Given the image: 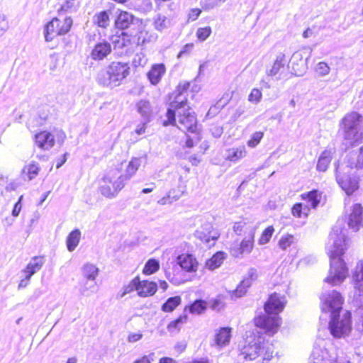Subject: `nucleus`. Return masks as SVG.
Returning a JSON list of instances; mask_svg holds the SVG:
<instances>
[{
  "label": "nucleus",
  "mask_w": 363,
  "mask_h": 363,
  "mask_svg": "<svg viewBox=\"0 0 363 363\" xmlns=\"http://www.w3.org/2000/svg\"><path fill=\"white\" fill-rule=\"evenodd\" d=\"M274 233V228L273 226L267 227L262 233L260 238L258 240V243L260 245L268 243Z\"/></svg>",
  "instance_id": "09e8293b"
},
{
  "label": "nucleus",
  "mask_w": 363,
  "mask_h": 363,
  "mask_svg": "<svg viewBox=\"0 0 363 363\" xmlns=\"http://www.w3.org/2000/svg\"><path fill=\"white\" fill-rule=\"evenodd\" d=\"M157 286L155 282L140 281L138 277V295L140 297L152 296L156 293Z\"/></svg>",
  "instance_id": "bb28decb"
},
{
  "label": "nucleus",
  "mask_w": 363,
  "mask_h": 363,
  "mask_svg": "<svg viewBox=\"0 0 363 363\" xmlns=\"http://www.w3.org/2000/svg\"><path fill=\"white\" fill-rule=\"evenodd\" d=\"M9 22L4 14H0V36H1L9 28Z\"/></svg>",
  "instance_id": "13d9d810"
},
{
  "label": "nucleus",
  "mask_w": 363,
  "mask_h": 363,
  "mask_svg": "<svg viewBox=\"0 0 363 363\" xmlns=\"http://www.w3.org/2000/svg\"><path fill=\"white\" fill-rule=\"evenodd\" d=\"M201 13V10L198 8L191 9L188 13V21H196Z\"/></svg>",
  "instance_id": "bf43d9fd"
},
{
  "label": "nucleus",
  "mask_w": 363,
  "mask_h": 363,
  "mask_svg": "<svg viewBox=\"0 0 363 363\" xmlns=\"http://www.w3.org/2000/svg\"><path fill=\"white\" fill-rule=\"evenodd\" d=\"M97 291L96 281L83 279L80 284L79 292L84 296H90Z\"/></svg>",
  "instance_id": "473e14b6"
},
{
  "label": "nucleus",
  "mask_w": 363,
  "mask_h": 363,
  "mask_svg": "<svg viewBox=\"0 0 363 363\" xmlns=\"http://www.w3.org/2000/svg\"><path fill=\"white\" fill-rule=\"evenodd\" d=\"M255 234L251 230L250 235H246L240 243H234L230 248V253L235 257H241L244 254H250L254 247Z\"/></svg>",
  "instance_id": "f3484780"
},
{
  "label": "nucleus",
  "mask_w": 363,
  "mask_h": 363,
  "mask_svg": "<svg viewBox=\"0 0 363 363\" xmlns=\"http://www.w3.org/2000/svg\"><path fill=\"white\" fill-rule=\"evenodd\" d=\"M315 72L318 75L324 77L328 75L330 72V67L325 62H320L315 67Z\"/></svg>",
  "instance_id": "864d4df0"
},
{
  "label": "nucleus",
  "mask_w": 363,
  "mask_h": 363,
  "mask_svg": "<svg viewBox=\"0 0 363 363\" xmlns=\"http://www.w3.org/2000/svg\"><path fill=\"white\" fill-rule=\"evenodd\" d=\"M111 42L115 48L123 49L131 47L133 44H138L136 41V36L123 32L120 35H115L111 37Z\"/></svg>",
  "instance_id": "412c9836"
},
{
  "label": "nucleus",
  "mask_w": 363,
  "mask_h": 363,
  "mask_svg": "<svg viewBox=\"0 0 363 363\" xmlns=\"http://www.w3.org/2000/svg\"><path fill=\"white\" fill-rule=\"evenodd\" d=\"M137 111L143 117L144 119L148 121L152 114V108L148 101L140 100L136 104Z\"/></svg>",
  "instance_id": "e433bc0d"
},
{
  "label": "nucleus",
  "mask_w": 363,
  "mask_h": 363,
  "mask_svg": "<svg viewBox=\"0 0 363 363\" xmlns=\"http://www.w3.org/2000/svg\"><path fill=\"white\" fill-rule=\"evenodd\" d=\"M304 203H296L292 208V214L298 218L307 217L311 208H315L320 203L321 194L316 190L302 194Z\"/></svg>",
  "instance_id": "f8f14e48"
},
{
  "label": "nucleus",
  "mask_w": 363,
  "mask_h": 363,
  "mask_svg": "<svg viewBox=\"0 0 363 363\" xmlns=\"http://www.w3.org/2000/svg\"><path fill=\"white\" fill-rule=\"evenodd\" d=\"M82 274L84 279L96 281L99 274V269L93 264L86 263L82 267Z\"/></svg>",
  "instance_id": "f704fd0d"
},
{
  "label": "nucleus",
  "mask_w": 363,
  "mask_h": 363,
  "mask_svg": "<svg viewBox=\"0 0 363 363\" xmlns=\"http://www.w3.org/2000/svg\"><path fill=\"white\" fill-rule=\"evenodd\" d=\"M195 237L202 242L211 247L214 245L216 240L219 238L218 231L213 227L209 222H204L197 228L194 233Z\"/></svg>",
  "instance_id": "dca6fc26"
},
{
  "label": "nucleus",
  "mask_w": 363,
  "mask_h": 363,
  "mask_svg": "<svg viewBox=\"0 0 363 363\" xmlns=\"http://www.w3.org/2000/svg\"><path fill=\"white\" fill-rule=\"evenodd\" d=\"M130 69L127 62H112L98 74L97 82L103 86L113 89L122 84L130 74Z\"/></svg>",
  "instance_id": "39448f33"
},
{
  "label": "nucleus",
  "mask_w": 363,
  "mask_h": 363,
  "mask_svg": "<svg viewBox=\"0 0 363 363\" xmlns=\"http://www.w3.org/2000/svg\"><path fill=\"white\" fill-rule=\"evenodd\" d=\"M262 97V94L259 89L254 88L252 89L248 96V101L252 104H258Z\"/></svg>",
  "instance_id": "5fc2aeb1"
},
{
  "label": "nucleus",
  "mask_w": 363,
  "mask_h": 363,
  "mask_svg": "<svg viewBox=\"0 0 363 363\" xmlns=\"http://www.w3.org/2000/svg\"><path fill=\"white\" fill-rule=\"evenodd\" d=\"M335 152L336 150L334 147H327L323 150L318 159L316 164L317 171L325 172L328 169Z\"/></svg>",
  "instance_id": "5701e85b"
},
{
  "label": "nucleus",
  "mask_w": 363,
  "mask_h": 363,
  "mask_svg": "<svg viewBox=\"0 0 363 363\" xmlns=\"http://www.w3.org/2000/svg\"><path fill=\"white\" fill-rule=\"evenodd\" d=\"M151 357L150 355H145L141 357L139 359L135 360L133 363H151Z\"/></svg>",
  "instance_id": "69168bd1"
},
{
  "label": "nucleus",
  "mask_w": 363,
  "mask_h": 363,
  "mask_svg": "<svg viewBox=\"0 0 363 363\" xmlns=\"http://www.w3.org/2000/svg\"><path fill=\"white\" fill-rule=\"evenodd\" d=\"M111 52V45L109 43L103 40L95 45L91 52V57L94 60H102Z\"/></svg>",
  "instance_id": "b1692460"
},
{
  "label": "nucleus",
  "mask_w": 363,
  "mask_h": 363,
  "mask_svg": "<svg viewBox=\"0 0 363 363\" xmlns=\"http://www.w3.org/2000/svg\"><path fill=\"white\" fill-rule=\"evenodd\" d=\"M143 337V334L140 332L138 333H130L127 337V341L130 343H134Z\"/></svg>",
  "instance_id": "052dcab7"
},
{
  "label": "nucleus",
  "mask_w": 363,
  "mask_h": 363,
  "mask_svg": "<svg viewBox=\"0 0 363 363\" xmlns=\"http://www.w3.org/2000/svg\"><path fill=\"white\" fill-rule=\"evenodd\" d=\"M320 307L323 313L330 314V316L344 311L342 305L344 298L336 290H326L320 296Z\"/></svg>",
  "instance_id": "9b49d317"
},
{
  "label": "nucleus",
  "mask_w": 363,
  "mask_h": 363,
  "mask_svg": "<svg viewBox=\"0 0 363 363\" xmlns=\"http://www.w3.org/2000/svg\"><path fill=\"white\" fill-rule=\"evenodd\" d=\"M189 82H182L178 85L177 90L170 96V102L166 113V119L163 121L164 126L173 125L176 129L184 132L195 133L197 130V119L194 112L187 105L186 96L184 94L189 87Z\"/></svg>",
  "instance_id": "f257e3e1"
},
{
  "label": "nucleus",
  "mask_w": 363,
  "mask_h": 363,
  "mask_svg": "<svg viewBox=\"0 0 363 363\" xmlns=\"http://www.w3.org/2000/svg\"><path fill=\"white\" fill-rule=\"evenodd\" d=\"M224 259V253L218 252L206 261V267L210 270H214L221 265Z\"/></svg>",
  "instance_id": "4c0bfd02"
},
{
  "label": "nucleus",
  "mask_w": 363,
  "mask_h": 363,
  "mask_svg": "<svg viewBox=\"0 0 363 363\" xmlns=\"http://www.w3.org/2000/svg\"><path fill=\"white\" fill-rule=\"evenodd\" d=\"M263 137L264 132L257 131L251 135L250 140L247 142V146L250 148L256 147L259 144Z\"/></svg>",
  "instance_id": "3c124183"
},
{
  "label": "nucleus",
  "mask_w": 363,
  "mask_h": 363,
  "mask_svg": "<svg viewBox=\"0 0 363 363\" xmlns=\"http://www.w3.org/2000/svg\"><path fill=\"white\" fill-rule=\"evenodd\" d=\"M257 270L254 268L250 269L247 275L244 277L237 288L232 291V298H238L243 296L247 293V289L251 286L252 282L257 279Z\"/></svg>",
  "instance_id": "6ab92c4d"
},
{
  "label": "nucleus",
  "mask_w": 363,
  "mask_h": 363,
  "mask_svg": "<svg viewBox=\"0 0 363 363\" xmlns=\"http://www.w3.org/2000/svg\"><path fill=\"white\" fill-rule=\"evenodd\" d=\"M79 7V2L77 0H65V1L61 5L58 9V13L62 11L64 12H72L77 11Z\"/></svg>",
  "instance_id": "37998d69"
},
{
  "label": "nucleus",
  "mask_w": 363,
  "mask_h": 363,
  "mask_svg": "<svg viewBox=\"0 0 363 363\" xmlns=\"http://www.w3.org/2000/svg\"><path fill=\"white\" fill-rule=\"evenodd\" d=\"M180 303L181 297L179 296L169 298L166 301V302L162 306V310L165 312H172Z\"/></svg>",
  "instance_id": "ea45409f"
},
{
  "label": "nucleus",
  "mask_w": 363,
  "mask_h": 363,
  "mask_svg": "<svg viewBox=\"0 0 363 363\" xmlns=\"http://www.w3.org/2000/svg\"><path fill=\"white\" fill-rule=\"evenodd\" d=\"M111 11H101L97 12L93 16V23L98 27L106 28L110 24Z\"/></svg>",
  "instance_id": "c756f323"
},
{
  "label": "nucleus",
  "mask_w": 363,
  "mask_h": 363,
  "mask_svg": "<svg viewBox=\"0 0 363 363\" xmlns=\"http://www.w3.org/2000/svg\"><path fill=\"white\" fill-rule=\"evenodd\" d=\"M125 181L120 169L111 168L105 172L101 179L99 192L104 197L112 199L123 189Z\"/></svg>",
  "instance_id": "6e6552de"
},
{
  "label": "nucleus",
  "mask_w": 363,
  "mask_h": 363,
  "mask_svg": "<svg viewBox=\"0 0 363 363\" xmlns=\"http://www.w3.org/2000/svg\"><path fill=\"white\" fill-rule=\"evenodd\" d=\"M135 18L134 16L126 11H121L116 20V26L121 30L128 28L133 24Z\"/></svg>",
  "instance_id": "c85d7f7f"
},
{
  "label": "nucleus",
  "mask_w": 363,
  "mask_h": 363,
  "mask_svg": "<svg viewBox=\"0 0 363 363\" xmlns=\"http://www.w3.org/2000/svg\"><path fill=\"white\" fill-rule=\"evenodd\" d=\"M23 197V196L21 195L19 197L18 201L14 205L13 209L12 211V216L14 217H16L19 215L20 211L22 208L21 201H22Z\"/></svg>",
  "instance_id": "680f3d73"
},
{
  "label": "nucleus",
  "mask_w": 363,
  "mask_h": 363,
  "mask_svg": "<svg viewBox=\"0 0 363 363\" xmlns=\"http://www.w3.org/2000/svg\"><path fill=\"white\" fill-rule=\"evenodd\" d=\"M350 166H353L354 169L363 168V147L359 150V154L357 157L355 155H352L350 157L347 164Z\"/></svg>",
  "instance_id": "79ce46f5"
},
{
  "label": "nucleus",
  "mask_w": 363,
  "mask_h": 363,
  "mask_svg": "<svg viewBox=\"0 0 363 363\" xmlns=\"http://www.w3.org/2000/svg\"><path fill=\"white\" fill-rule=\"evenodd\" d=\"M206 309V302L203 300H196L188 307L189 312L194 315H199Z\"/></svg>",
  "instance_id": "a19ab883"
},
{
  "label": "nucleus",
  "mask_w": 363,
  "mask_h": 363,
  "mask_svg": "<svg viewBox=\"0 0 363 363\" xmlns=\"http://www.w3.org/2000/svg\"><path fill=\"white\" fill-rule=\"evenodd\" d=\"M186 347V343L185 342H178L174 346L175 350L179 353H181V352H184L185 350Z\"/></svg>",
  "instance_id": "0e129e2a"
},
{
  "label": "nucleus",
  "mask_w": 363,
  "mask_h": 363,
  "mask_svg": "<svg viewBox=\"0 0 363 363\" xmlns=\"http://www.w3.org/2000/svg\"><path fill=\"white\" fill-rule=\"evenodd\" d=\"M72 25V19L70 17L53 18L45 27V38L47 42L52 41L58 35H65L69 32Z\"/></svg>",
  "instance_id": "ddd939ff"
},
{
  "label": "nucleus",
  "mask_w": 363,
  "mask_h": 363,
  "mask_svg": "<svg viewBox=\"0 0 363 363\" xmlns=\"http://www.w3.org/2000/svg\"><path fill=\"white\" fill-rule=\"evenodd\" d=\"M40 171L38 163L31 162L24 166L22 169V176L25 180L30 181L37 177Z\"/></svg>",
  "instance_id": "7c9ffc66"
},
{
  "label": "nucleus",
  "mask_w": 363,
  "mask_h": 363,
  "mask_svg": "<svg viewBox=\"0 0 363 363\" xmlns=\"http://www.w3.org/2000/svg\"><path fill=\"white\" fill-rule=\"evenodd\" d=\"M163 259L167 258L169 260L174 262L175 259L179 267L186 272H196L199 268V262L196 257L191 254H182L176 257V251L173 248L167 250L163 252Z\"/></svg>",
  "instance_id": "4468645a"
},
{
  "label": "nucleus",
  "mask_w": 363,
  "mask_h": 363,
  "mask_svg": "<svg viewBox=\"0 0 363 363\" xmlns=\"http://www.w3.org/2000/svg\"><path fill=\"white\" fill-rule=\"evenodd\" d=\"M336 181L342 189L351 195L359 188V177L357 169L347 164H338L336 167Z\"/></svg>",
  "instance_id": "1a4fd4ad"
},
{
  "label": "nucleus",
  "mask_w": 363,
  "mask_h": 363,
  "mask_svg": "<svg viewBox=\"0 0 363 363\" xmlns=\"http://www.w3.org/2000/svg\"><path fill=\"white\" fill-rule=\"evenodd\" d=\"M138 277H136L133 279H132L129 284L123 287L122 292L121 294V297L123 298L125 296L132 293L134 291H136L138 292Z\"/></svg>",
  "instance_id": "a18cd8bd"
},
{
  "label": "nucleus",
  "mask_w": 363,
  "mask_h": 363,
  "mask_svg": "<svg viewBox=\"0 0 363 363\" xmlns=\"http://www.w3.org/2000/svg\"><path fill=\"white\" fill-rule=\"evenodd\" d=\"M145 162L143 157H133L125 168V174H123L125 180L132 178L139 168L145 164Z\"/></svg>",
  "instance_id": "cd10ccee"
},
{
  "label": "nucleus",
  "mask_w": 363,
  "mask_h": 363,
  "mask_svg": "<svg viewBox=\"0 0 363 363\" xmlns=\"http://www.w3.org/2000/svg\"><path fill=\"white\" fill-rule=\"evenodd\" d=\"M159 269V263L156 259H149L143 270V273L145 275H150L154 272H157Z\"/></svg>",
  "instance_id": "de8ad7c7"
},
{
  "label": "nucleus",
  "mask_w": 363,
  "mask_h": 363,
  "mask_svg": "<svg viewBox=\"0 0 363 363\" xmlns=\"http://www.w3.org/2000/svg\"><path fill=\"white\" fill-rule=\"evenodd\" d=\"M81 238V232L79 229L72 230L67 236L66 240L67 247L69 252H73L78 246Z\"/></svg>",
  "instance_id": "72a5a7b5"
},
{
  "label": "nucleus",
  "mask_w": 363,
  "mask_h": 363,
  "mask_svg": "<svg viewBox=\"0 0 363 363\" xmlns=\"http://www.w3.org/2000/svg\"><path fill=\"white\" fill-rule=\"evenodd\" d=\"M330 317L328 328L330 334L335 338L348 336L352 330L350 312L345 310Z\"/></svg>",
  "instance_id": "9d476101"
},
{
  "label": "nucleus",
  "mask_w": 363,
  "mask_h": 363,
  "mask_svg": "<svg viewBox=\"0 0 363 363\" xmlns=\"http://www.w3.org/2000/svg\"><path fill=\"white\" fill-rule=\"evenodd\" d=\"M348 242L344 230L335 225L329 235L326 252L330 257V267L324 281L333 286L339 285L348 275V269L342 258L347 249Z\"/></svg>",
  "instance_id": "f03ea898"
},
{
  "label": "nucleus",
  "mask_w": 363,
  "mask_h": 363,
  "mask_svg": "<svg viewBox=\"0 0 363 363\" xmlns=\"http://www.w3.org/2000/svg\"><path fill=\"white\" fill-rule=\"evenodd\" d=\"M146 61L147 60L143 54H137L133 58V65L135 67L144 66L146 64Z\"/></svg>",
  "instance_id": "4d7b16f0"
},
{
  "label": "nucleus",
  "mask_w": 363,
  "mask_h": 363,
  "mask_svg": "<svg viewBox=\"0 0 363 363\" xmlns=\"http://www.w3.org/2000/svg\"><path fill=\"white\" fill-rule=\"evenodd\" d=\"M296 243V238L290 234H286L281 236L279 240V246L282 250H287L291 246Z\"/></svg>",
  "instance_id": "58836bf2"
},
{
  "label": "nucleus",
  "mask_w": 363,
  "mask_h": 363,
  "mask_svg": "<svg viewBox=\"0 0 363 363\" xmlns=\"http://www.w3.org/2000/svg\"><path fill=\"white\" fill-rule=\"evenodd\" d=\"M160 363H176V362L172 358L164 357V358L160 359Z\"/></svg>",
  "instance_id": "774afa93"
},
{
  "label": "nucleus",
  "mask_w": 363,
  "mask_h": 363,
  "mask_svg": "<svg viewBox=\"0 0 363 363\" xmlns=\"http://www.w3.org/2000/svg\"><path fill=\"white\" fill-rule=\"evenodd\" d=\"M286 303L284 296L277 293L272 294L264 305L265 313L255 318V325L264 330L269 335L277 333L281 324L279 313L283 311Z\"/></svg>",
  "instance_id": "7ed1b4c3"
},
{
  "label": "nucleus",
  "mask_w": 363,
  "mask_h": 363,
  "mask_svg": "<svg viewBox=\"0 0 363 363\" xmlns=\"http://www.w3.org/2000/svg\"><path fill=\"white\" fill-rule=\"evenodd\" d=\"M347 225L353 232H357L363 226V207L359 203L354 204L350 209Z\"/></svg>",
  "instance_id": "a211bd4d"
},
{
  "label": "nucleus",
  "mask_w": 363,
  "mask_h": 363,
  "mask_svg": "<svg viewBox=\"0 0 363 363\" xmlns=\"http://www.w3.org/2000/svg\"><path fill=\"white\" fill-rule=\"evenodd\" d=\"M44 263V257L36 256L33 257L26 267L22 271L23 273L26 274L27 280H30V277L42 268Z\"/></svg>",
  "instance_id": "a878e982"
},
{
  "label": "nucleus",
  "mask_w": 363,
  "mask_h": 363,
  "mask_svg": "<svg viewBox=\"0 0 363 363\" xmlns=\"http://www.w3.org/2000/svg\"><path fill=\"white\" fill-rule=\"evenodd\" d=\"M310 359L312 363H350L349 358L342 350L332 345L327 347L323 340L315 342Z\"/></svg>",
  "instance_id": "0eeeda50"
},
{
  "label": "nucleus",
  "mask_w": 363,
  "mask_h": 363,
  "mask_svg": "<svg viewBox=\"0 0 363 363\" xmlns=\"http://www.w3.org/2000/svg\"><path fill=\"white\" fill-rule=\"evenodd\" d=\"M165 274H166L167 279L169 280H170L171 281H172L173 283H174L175 284H180L184 282V281L179 280L178 279L175 278L174 276H172L171 274L169 272H167L166 269H165Z\"/></svg>",
  "instance_id": "e2e57ef3"
},
{
  "label": "nucleus",
  "mask_w": 363,
  "mask_h": 363,
  "mask_svg": "<svg viewBox=\"0 0 363 363\" xmlns=\"http://www.w3.org/2000/svg\"><path fill=\"white\" fill-rule=\"evenodd\" d=\"M225 307V303L220 298H215L211 301V308L216 311L223 310Z\"/></svg>",
  "instance_id": "6e6d98bb"
},
{
  "label": "nucleus",
  "mask_w": 363,
  "mask_h": 363,
  "mask_svg": "<svg viewBox=\"0 0 363 363\" xmlns=\"http://www.w3.org/2000/svg\"><path fill=\"white\" fill-rule=\"evenodd\" d=\"M228 0H201V5L204 10H212L220 6Z\"/></svg>",
  "instance_id": "49530a36"
},
{
  "label": "nucleus",
  "mask_w": 363,
  "mask_h": 363,
  "mask_svg": "<svg viewBox=\"0 0 363 363\" xmlns=\"http://www.w3.org/2000/svg\"><path fill=\"white\" fill-rule=\"evenodd\" d=\"M65 138L66 135L62 130L57 131L55 134L48 131H42L35 135V141L39 148L48 150L55 145V140L60 145H62Z\"/></svg>",
  "instance_id": "2eb2a0df"
},
{
  "label": "nucleus",
  "mask_w": 363,
  "mask_h": 363,
  "mask_svg": "<svg viewBox=\"0 0 363 363\" xmlns=\"http://www.w3.org/2000/svg\"><path fill=\"white\" fill-rule=\"evenodd\" d=\"M184 193L183 186H178L169 191L167 197L162 198L160 200V204L171 203L173 201L178 200Z\"/></svg>",
  "instance_id": "c9c22d12"
},
{
  "label": "nucleus",
  "mask_w": 363,
  "mask_h": 363,
  "mask_svg": "<svg viewBox=\"0 0 363 363\" xmlns=\"http://www.w3.org/2000/svg\"><path fill=\"white\" fill-rule=\"evenodd\" d=\"M232 328L229 327L220 328L218 330L214 336L213 346L217 347L218 349L227 346L230 340Z\"/></svg>",
  "instance_id": "4be33fe9"
},
{
  "label": "nucleus",
  "mask_w": 363,
  "mask_h": 363,
  "mask_svg": "<svg viewBox=\"0 0 363 363\" xmlns=\"http://www.w3.org/2000/svg\"><path fill=\"white\" fill-rule=\"evenodd\" d=\"M340 130L350 145L360 143L363 139V116L357 111L347 113L340 121Z\"/></svg>",
  "instance_id": "423d86ee"
},
{
  "label": "nucleus",
  "mask_w": 363,
  "mask_h": 363,
  "mask_svg": "<svg viewBox=\"0 0 363 363\" xmlns=\"http://www.w3.org/2000/svg\"><path fill=\"white\" fill-rule=\"evenodd\" d=\"M247 151L245 145L233 147L226 150L225 160L233 163H237L246 157Z\"/></svg>",
  "instance_id": "393cba45"
},
{
  "label": "nucleus",
  "mask_w": 363,
  "mask_h": 363,
  "mask_svg": "<svg viewBox=\"0 0 363 363\" xmlns=\"http://www.w3.org/2000/svg\"><path fill=\"white\" fill-rule=\"evenodd\" d=\"M147 79L152 85L159 83V65L155 64L147 74Z\"/></svg>",
  "instance_id": "8fccbe9b"
},
{
  "label": "nucleus",
  "mask_w": 363,
  "mask_h": 363,
  "mask_svg": "<svg viewBox=\"0 0 363 363\" xmlns=\"http://www.w3.org/2000/svg\"><path fill=\"white\" fill-rule=\"evenodd\" d=\"M274 347L273 345L267 344L264 339L256 335L247 337L245 344L240 349V355L245 359L254 360L258 357H262L263 360H271L276 357L278 359V352H274Z\"/></svg>",
  "instance_id": "20e7f679"
},
{
  "label": "nucleus",
  "mask_w": 363,
  "mask_h": 363,
  "mask_svg": "<svg viewBox=\"0 0 363 363\" xmlns=\"http://www.w3.org/2000/svg\"><path fill=\"white\" fill-rule=\"evenodd\" d=\"M145 125H146V122L143 123L141 125H138V127L136 128V129L135 130V133H137L138 135H142V134L145 133Z\"/></svg>",
  "instance_id": "338daca9"
},
{
  "label": "nucleus",
  "mask_w": 363,
  "mask_h": 363,
  "mask_svg": "<svg viewBox=\"0 0 363 363\" xmlns=\"http://www.w3.org/2000/svg\"><path fill=\"white\" fill-rule=\"evenodd\" d=\"M211 28L210 26H206L199 28L196 30V35L201 42H203L211 35Z\"/></svg>",
  "instance_id": "603ef678"
},
{
  "label": "nucleus",
  "mask_w": 363,
  "mask_h": 363,
  "mask_svg": "<svg viewBox=\"0 0 363 363\" xmlns=\"http://www.w3.org/2000/svg\"><path fill=\"white\" fill-rule=\"evenodd\" d=\"M186 319H187V317L186 315L179 317L177 319L171 322L168 325V326H167L168 330L170 333H177L180 330L182 325L184 323H186Z\"/></svg>",
  "instance_id": "c03bdc74"
},
{
  "label": "nucleus",
  "mask_w": 363,
  "mask_h": 363,
  "mask_svg": "<svg viewBox=\"0 0 363 363\" xmlns=\"http://www.w3.org/2000/svg\"><path fill=\"white\" fill-rule=\"evenodd\" d=\"M286 63V55L280 52L276 56V59L272 67L267 71V74L269 77H275L277 80L283 79V73L285 69Z\"/></svg>",
  "instance_id": "aec40b11"
},
{
  "label": "nucleus",
  "mask_w": 363,
  "mask_h": 363,
  "mask_svg": "<svg viewBox=\"0 0 363 363\" xmlns=\"http://www.w3.org/2000/svg\"><path fill=\"white\" fill-rule=\"evenodd\" d=\"M251 230H252L254 234H255V228L253 223L246 220H240L236 222L233 225V230L238 235H240L242 233L245 234L246 235H250Z\"/></svg>",
  "instance_id": "2f4dec72"
}]
</instances>
